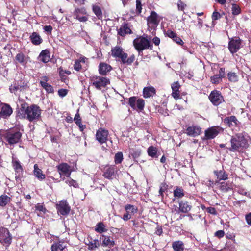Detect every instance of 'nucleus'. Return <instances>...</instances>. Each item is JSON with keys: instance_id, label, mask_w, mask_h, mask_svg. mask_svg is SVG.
<instances>
[{"instance_id": "30", "label": "nucleus", "mask_w": 251, "mask_h": 251, "mask_svg": "<svg viewBox=\"0 0 251 251\" xmlns=\"http://www.w3.org/2000/svg\"><path fill=\"white\" fill-rule=\"evenodd\" d=\"M172 247L174 251H184L185 249L184 243L180 240L173 242Z\"/></svg>"}, {"instance_id": "41", "label": "nucleus", "mask_w": 251, "mask_h": 251, "mask_svg": "<svg viewBox=\"0 0 251 251\" xmlns=\"http://www.w3.org/2000/svg\"><path fill=\"white\" fill-rule=\"evenodd\" d=\"M88 246L89 250L93 251L98 248L100 246L99 241L98 239H95L93 241H89L86 244Z\"/></svg>"}, {"instance_id": "1", "label": "nucleus", "mask_w": 251, "mask_h": 251, "mask_svg": "<svg viewBox=\"0 0 251 251\" xmlns=\"http://www.w3.org/2000/svg\"><path fill=\"white\" fill-rule=\"evenodd\" d=\"M42 110L36 104L29 105L26 102H23L17 111V117L26 119L30 122H35L41 118Z\"/></svg>"}, {"instance_id": "36", "label": "nucleus", "mask_w": 251, "mask_h": 251, "mask_svg": "<svg viewBox=\"0 0 251 251\" xmlns=\"http://www.w3.org/2000/svg\"><path fill=\"white\" fill-rule=\"evenodd\" d=\"M114 173V168L113 167H108L105 168L103 176L105 178L111 179Z\"/></svg>"}, {"instance_id": "25", "label": "nucleus", "mask_w": 251, "mask_h": 251, "mask_svg": "<svg viewBox=\"0 0 251 251\" xmlns=\"http://www.w3.org/2000/svg\"><path fill=\"white\" fill-rule=\"evenodd\" d=\"M143 96L145 98L153 97L156 93L155 89L152 86L146 87L143 89Z\"/></svg>"}, {"instance_id": "33", "label": "nucleus", "mask_w": 251, "mask_h": 251, "mask_svg": "<svg viewBox=\"0 0 251 251\" xmlns=\"http://www.w3.org/2000/svg\"><path fill=\"white\" fill-rule=\"evenodd\" d=\"M87 60V59L84 56L80 57L78 59L76 60L74 65V69L77 71H80L82 69V64L85 63Z\"/></svg>"}, {"instance_id": "37", "label": "nucleus", "mask_w": 251, "mask_h": 251, "mask_svg": "<svg viewBox=\"0 0 251 251\" xmlns=\"http://www.w3.org/2000/svg\"><path fill=\"white\" fill-rule=\"evenodd\" d=\"M11 200V198L6 195H2L0 196V206H6Z\"/></svg>"}, {"instance_id": "18", "label": "nucleus", "mask_w": 251, "mask_h": 251, "mask_svg": "<svg viewBox=\"0 0 251 251\" xmlns=\"http://www.w3.org/2000/svg\"><path fill=\"white\" fill-rule=\"evenodd\" d=\"M49 78L47 76H44L41 77L40 84L42 87L45 89L46 92L48 93H53L54 89L53 87L48 83Z\"/></svg>"}, {"instance_id": "5", "label": "nucleus", "mask_w": 251, "mask_h": 251, "mask_svg": "<svg viewBox=\"0 0 251 251\" xmlns=\"http://www.w3.org/2000/svg\"><path fill=\"white\" fill-rule=\"evenodd\" d=\"M22 134L18 128L10 129L6 131L3 135L5 141L10 146L18 143L22 137Z\"/></svg>"}, {"instance_id": "62", "label": "nucleus", "mask_w": 251, "mask_h": 251, "mask_svg": "<svg viewBox=\"0 0 251 251\" xmlns=\"http://www.w3.org/2000/svg\"><path fill=\"white\" fill-rule=\"evenodd\" d=\"M221 4L225 5L226 10H228V8L230 7L229 2L226 3V0H221Z\"/></svg>"}, {"instance_id": "9", "label": "nucleus", "mask_w": 251, "mask_h": 251, "mask_svg": "<svg viewBox=\"0 0 251 251\" xmlns=\"http://www.w3.org/2000/svg\"><path fill=\"white\" fill-rule=\"evenodd\" d=\"M128 103L133 109L140 111H142L145 106V100L142 98H138L134 96L129 99Z\"/></svg>"}, {"instance_id": "59", "label": "nucleus", "mask_w": 251, "mask_h": 251, "mask_svg": "<svg viewBox=\"0 0 251 251\" xmlns=\"http://www.w3.org/2000/svg\"><path fill=\"white\" fill-rule=\"evenodd\" d=\"M245 219L247 224L251 226V212L246 215Z\"/></svg>"}, {"instance_id": "19", "label": "nucleus", "mask_w": 251, "mask_h": 251, "mask_svg": "<svg viewBox=\"0 0 251 251\" xmlns=\"http://www.w3.org/2000/svg\"><path fill=\"white\" fill-rule=\"evenodd\" d=\"M201 132V128L197 126H189L186 129V133L192 137H196L200 134Z\"/></svg>"}, {"instance_id": "7", "label": "nucleus", "mask_w": 251, "mask_h": 251, "mask_svg": "<svg viewBox=\"0 0 251 251\" xmlns=\"http://www.w3.org/2000/svg\"><path fill=\"white\" fill-rule=\"evenodd\" d=\"M90 81L92 85L98 90L105 88L110 83V80L108 78L100 76H94L91 77Z\"/></svg>"}, {"instance_id": "60", "label": "nucleus", "mask_w": 251, "mask_h": 251, "mask_svg": "<svg viewBox=\"0 0 251 251\" xmlns=\"http://www.w3.org/2000/svg\"><path fill=\"white\" fill-rule=\"evenodd\" d=\"M178 9L179 10L183 11L185 9L186 5L182 2L179 1L177 4Z\"/></svg>"}, {"instance_id": "20", "label": "nucleus", "mask_w": 251, "mask_h": 251, "mask_svg": "<svg viewBox=\"0 0 251 251\" xmlns=\"http://www.w3.org/2000/svg\"><path fill=\"white\" fill-rule=\"evenodd\" d=\"M223 121L224 124L229 127H232L234 126H238V121L235 116L226 117Z\"/></svg>"}, {"instance_id": "17", "label": "nucleus", "mask_w": 251, "mask_h": 251, "mask_svg": "<svg viewBox=\"0 0 251 251\" xmlns=\"http://www.w3.org/2000/svg\"><path fill=\"white\" fill-rule=\"evenodd\" d=\"M172 92L171 96L175 99L177 100L180 99V91L181 85L178 81L172 83L171 85Z\"/></svg>"}, {"instance_id": "48", "label": "nucleus", "mask_w": 251, "mask_h": 251, "mask_svg": "<svg viewBox=\"0 0 251 251\" xmlns=\"http://www.w3.org/2000/svg\"><path fill=\"white\" fill-rule=\"evenodd\" d=\"M231 9L232 13L234 16L239 15L241 12L240 6L236 4H232Z\"/></svg>"}, {"instance_id": "22", "label": "nucleus", "mask_w": 251, "mask_h": 251, "mask_svg": "<svg viewBox=\"0 0 251 251\" xmlns=\"http://www.w3.org/2000/svg\"><path fill=\"white\" fill-rule=\"evenodd\" d=\"M102 240V246L111 248L115 245V242L110 236L102 235L100 238Z\"/></svg>"}, {"instance_id": "26", "label": "nucleus", "mask_w": 251, "mask_h": 251, "mask_svg": "<svg viewBox=\"0 0 251 251\" xmlns=\"http://www.w3.org/2000/svg\"><path fill=\"white\" fill-rule=\"evenodd\" d=\"M31 43L34 45H39L43 42L41 36L37 32H33L29 37Z\"/></svg>"}, {"instance_id": "61", "label": "nucleus", "mask_w": 251, "mask_h": 251, "mask_svg": "<svg viewBox=\"0 0 251 251\" xmlns=\"http://www.w3.org/2000/svg\"><path fill=\"white\" fill-rule=\"evenodd\" d=\"M131 215L130 214L126 212V213L124 214L123 217V219L124 221H127L131 218Z\"/></svg>"}, {"instance_id": "23", "label": "nucleus", "mask_w": 251, "mask_h": 251, "mask_svg": "<svg viewBox=\"0 0 251 251\" xmlns=\"http://www.w3.org/2000/svg\"><path fill=\"white\" fill-rule=\"evenodd\" d=\"M118 33L120 36H125L127 34H131L132 30L128 24L125 23L118 29Z\"/></svg>"}, {"instance_id": "55", "label": "nucleus", "mask_w": 251, "mask_h": 251, "mask_svg": "<svg viewBox=\"0 0 251 251\" xmlns=\"http://www.w3.org/2000/svg\"><path fill=\"white\" fill-rule=\"evenodd\" d=\"M220 80V75H216L211 77V81L212 83L218 84Z\"/></svg>"}, {"instance_id": "49", "label": "nucleus", "mask_w": 251, "mask_h": 251, "mask_svg": "<svg viewBox=\"0 0 251 251\" xmlns=\"http://www.w3.org/2000/svg\"><path fill=\"white\" fill-rule=\"evenodd\" d=\"M123 160V155L121 152L117 153L114 156V161L116 164H120Z\"/></svg>"}, {"instance_id": "27", "label": "nucleus", "mask_w": 251, "mask_h": 251, "mask_svg": "<svg viewBox=\"0 0 251 251\" xmlns=\"http://www.w3.org/2000/svg\"><path fill=\"white\" fill-rule=\"evenodd\" d=\"M112 69L110 65L105 63H100L99 66V72L102 75H106Z\"/></svg>"}, {"instance_id": "21", "label": "nucleus", "mask_w": 251, "mask_h": 251, "mask_svg": "<svg viewBox=\"0 0 251 251\" xmlns=\"http://www.w3.org/2000/svg\"><path fill=\"white\" fill-rule=\"evenodd\" d=\"M66 245L61 241L54 242L51 246V251H65Z\"/></svg>"}, {"instance_id": "45", "label": "nucleus", "mask_w": 251, "mask_h": 251, "mask_svg": "<svg viewBox=\"0 0 251 251\" xmlns=\"http://www.w3.org/2000/svg\"><path fill=\"white\" fill-rule=\"evenodd\" d=\"M65 183L67 184L70 186H73L74 188H77L79 187V184L76 181L72 179L70 177V176L69 177H67V178H65Z\"/></svg>"}, {"instance_id": "2", "label": "nucleus", "mask_w": 251, "mask_h": 251, "mask_svg": "<svg viewBox=\"0 0 251 251\" xmlns=\"http://www.w3.org/2000/svg\"><path fill=\"white\" fill-rule=\"evenodd\" d=\"M230 142L231 147L229 150L233 152H243L249 146L247 139L242 133L237 134L232 137Z\"/></svg>"}, {"instance_id": "56", "label": "nucleus", "mask_w": 251, "mask_h": 251, "mask_svg": "<svg viewBox=\"0 0 251 251\" xmlns=\"http://www.w3.org/2000/svg\"><path fill=\"white\" fill-rule=\"evenodd\" d=\"M173 40L178 45H182L184 44L182 40L177 34L176 35H175V38H174Z\"/></svg>"}, {"instance_id": "8", "label": "nucleus", "mask_w": 251, "mask_h": 251, "mask_svg": "<svg viewBox=\"0 0 251 251\" xmlns=\"http://www.w3.org/2000/svg\"><path fill=\"white\" fill-rule=\"evenodd\" d=\"M12 239L9 230L3 226H0V242L3 245L9 246L11 243Z\"/></svg>"}, {"instance_id": "31", "label": "nucleus", "mask_w": 251, "mask_h": 251, "mask_svg": "<svg viewBox=\"0 0 251 251\" xmlns=\"http://www.w3.org/2000/svg\"><path fill=\"white\" fill-rule=\"evenodd\" d=\"M218 134V131L214 127H211L205 130V136L206 139H213Z\"/></svg>"}, {"instance_id": "3", "label": "nucleus", "mask_w": 251, "mask_h": 251, "mask_svg": "<svg viewBox=\"0 0 251 251\" xmlns=\"http://www.w3.org/2000/svg\"><path fill=\"white\" fill-rule=\"evenodd\" d=\"M135 49L138 51L139 54L143 50L147 49H152V44L151 41V37L146 34L138 36L133 42Z\"/></svg>"}, {"instance_id": "4", "label": "nucleus", "mask_w": 251, "mask_h": 251, "mask_svg": "<svg viewBox=\"0 0 251 251\" xmlns=\"http://www.w3.org/2000/svg\"><path fill=\"white\" fill-rule=\"evenodd\" d=\"M111 55L119 59L123 64L127 65H131L135 60V56L131 55L128 57V54L125 52L123 48L116 46L111 50Z\"/></svg>"}, {"instance_id": "50", "label": "nucleus", "mask_w": 251, "mask_h": 251, "mask_svg": "<svg viewBox=\"0 0 251 251\" xmlns=\"http://www.w3.org/2000/svg\"><path fill=\"white\" fill-rule=\"evenodd\" d=\"M220 172L218 171H214L213 178L212 179V184L216 185L220 181L219 176Z\"/></svg>"}, {"instance_id": "63", "label": "nucleus", "mask_w": 251, "mask_h": 251, "mask_svg": "<svg viewBox=\"0 0 251 251\" xmlns=\"http://www.w3.org/2000/svg\"><path fill=\"white\" fill-rule=\"evenodd\" d=\"M44 29L47 32L51 33L52 30V27L50 25H46L44 27Z\"/></svg>"}, {"instance_id": "38", "label": "nucleus", "mask_w": 251, "mask_h": 251, "mask_svg": "<svg viewBox=\"0 0 251 251\" xmlns=\"http://www.w3.org/2000/svg\"><path fill=\"white\" fill-rule=\"evenodd\" d=\"M147 153L149 156L152 158H157L158 156L157 154V149L153 146H150L147 149Z\"/></svg>"}, {"instance_id": "57", "label": "nucleus", "mask_w": 251, "mask_h": 251, "mask_svg": "<svg viewBox=\"0 0 251 251\" xmlns=\"http://www.w3.org/2000/svg\"><path fill=\"white\" fill-rule=\"evenodd\" d=\"M74 120L76 124H78L82 122V119L80 116V114L78 113V111L75 114Z\"/></svg>"}, {"instance_id": "51", "label": "nucleus", "mask_w": 251, "mask_h": 251, "mask_svg": "<svg viewBox=\"0 0 251 251\" xmlns=\"http://www.w3.org/2000/svg\"><path fill=\"white\" fill-rule=\"evenodd\" d=\"M231 185L230 184H227L225 182H221V190L226 192L229 189H230Z\"/></svg>"}, {"instance_id": "14", "label": "nucleus", "mask_w": 251, "mask_h": 251, "mask_svg": "<svg viewBox=\"0 0 251 251\" xmlns=\"http://www.w3.org/2000/svg\"><path fill=\"white\" fill-rule=\"evenodd\" d=\"M13 113V109L10 105L1 103L0 105V115L4 119L8 118Z\"/></svg>"}, {"instance_id": "10", "label": "nucleus", "mask_w": 251, "mask_h": 251, "mask_svg": "<svg viewBox=\"0 0 251 251\" xmlns=\"http://www.w3.org/2000/svg\"><path fill=\"white\" fill-rule=\"evenodd\" d=\"M57 171L60 175V178L62 180H65V177H62V176H65L67 177H69L72 172L71 167L66 163H61L57 166Z\"/></svg>"}, {"instance_id": "24", "label": "nucleus", "mask_w": 251, "mask_h": 251, "mask_svg": "<svg viewBox=\"0 0 251 251\" xmlns=\"http://www.w3.org/2000/svg\"><path fill=\"white\" fill-rule=\"evenodd\" d=\"M209 100L211 102L215 105L220 104V94L217 91H213L209 96Z\"/></svg>"}, {"instance_id": "12", "label": "nucleus", "mask_w": 251, "mask_h": 251, "mask_svg": "<svg viewBox=\"0 0 251 251\" xmlns=\"http://www.w3.org/2000/svg\"><path fill=\"white\" fill-rule=\"evenodd\" d=\"M242 40L240 38L231 39L228 43V49L232 54L237 52L241 48Z\"/></svg>"}, {"instance_id": "32", "label": "nucleus", "mask_w": 251, "mask_h": 251, "mask_svg": "<svg viewBox=\"0 0 251 251\" xmlns=\"http://www.w3.org/2000/svg\"><path fill=\"white\" fill-rule=\"evenodd\" d=\"M39 58L40 61L44 63H47L50 60V53L48 50H42L39 56Z\"/></svg>"}, {"instance_id": "34", "label": "nucleus", "mask_w": 251, "mask_h": 251, "mask_svg": "<svg viewBox=\"0 0 251 251\" xmlns=\"http://www.w3.org/2000/svg\"><path fill=\"white\" fill-rule=\"evenodd\" d=\"M173 195L175 198H182L185 195V191L181 187L176 186L174 190Z\"/></svg>"}, {"instance_id": "11", "label": "nucleus", "mask_w": 251, "mask_h": 251, "mask_svg": "<svg viewBox=\"0 0 251 251\" xmlns=\"http://www.w3.org/2000/svg\"><path fill=\"white\" fill-rule=\"evenodd\" d=\"M73 15L75 19L80 22H86L88 20L86 10L84 7L76 8L73 12Z\"/></svg>"}, {"instance_id": "29", "label": "nucleus", "mask_w": 251, "mask_h": 251, "mask_svg": "<svg viewBox=\"0 0 251 251\" xmlns=\"http://www.w3.org/2000/svg\"><path fill=\"white\" fill-rule=\"evenodd\" d=\"M15 60L16 63L25 65L27 63V57L22 52H19L16 54Z\"/></svg>"}, {"instance_id": "28", "label": "nucleus", "mask_w": 251, "mask_h": 251, "mask_svg": "<svg viewBox=\"0 0 251 251\" xmlns=\"http://www.w3.org/2000/svg\"><path fill=\"white\" fill-rule=\"evenodd\" d=\"M34 175L40 181L43 180L46 178V176L43 173V171L40 169L37 164L34 165Z\"/></svg>"}, {"instance_id": "6", "label": "nucleus", "mask_w": 251, "mask_h": 251, "mask_svg": "<svg viewBox=\"0 0 251 251\" xmlns=\"http://www.w3.org/2000/svg\"><path fill=\"white\" fill-rule=\"evenodd\" d=\"M161 19V17L156 12L152 11L147 18L148 30L150 31H155Z\"/></svg>"}, {"instance_id": "13", "label": "nucleus", "mask_w": 251, "mask_h": 251, "mask_svg": "<svg viewBox=\"0 0 251 251\" xmlns=\"http://www.w3.org/2000/svg\"><path fill=\"white\" fill-rule=\"evenodd\" d=\"M108 135L109 132L107 130L102 128H100L97 131L96 138L100 144H102L107 142Z\"/></svg>"}, {"instance_id": "39", "label": "nucleus", "mask_w": 251, "mask_h": 251, "mask_svg": "<svg viewBox=\"0 0 251 251\" xmlns=\"http://www.w3.org/2000/svg\"><path fill=\"white\" fill-rule=\"evenodd\" d=\"M35 210H37L39 212L37 213V215L38 216H42V214H45L47 211L43 204L37 203L35 205Z\"/></svg>"}, {"instance_id": "47", "label": "nucleus", "mask_w": 251, "mask_h": 251, "mask_svg": "<svg viewBox=\"0 0 251 251\" xmlns=\"http://www.w3.org/2000/svg\"><path fill=\"white\" fill-rule=\"evenodd\" d=\"M168 189V185L165 183H162L160 185V189L159 191V196L161 198L164 197V193Z\"/></svg>"}, {"instance_id": "16", "label": "nucleus", "mask_w": 251, "mask_h": 251, "mask_svg": "<svg viewBox=\"0 0 251 251\" xmlns=\"http://www.w3.org/2000/svg\"><path fill=\"white\" fill-rule=\"evenodd\" d=\"M179 208L176 210L177 213H188L192 208V206L189 203L183 200H180L178 201Z\"/></svg>"}, {"instance_id": "35", "label": "nucleus", "mask_w": 251, "mask_h": 251, "mask_svg": "<svg viewBox=\"0 0 251 251\" xmlns=\"http://www.w3.org/2000/svg\"><path fill=\"white\" fill-rule=\"evenodd\" d=\"M92 10L98 19L101 20L102 19V12L101 8L99 6L96 4L93 5Z\"/></svg>"}, {"instance_id": "54", "label": "nucleus", "mask_w": 251, "mask_h": 251, "mask_svg": "<svg viewBox=\"0 0 251 251\" xmlns=\"http://www.w3.org/2000/svg\"><path fill=\"white\" fill-rule=\"evenodd\" d=\"M220 16V14L216 11H215L212 15V25H215V21L218 19V18Z\"/></svg>"}, {"instance_id": "43", "label": "nucleus", "mask_w": 251, "mask_h": 251, "mask_svg": "<svg viewBox=\"0 0 251 251\" xmlns=\"http://www.w3.org/2000/svg\"><path fill=\"white\" fill-rule=\"evenodd\" d=\"M227 77L228 80L231 82H236L238 81V75L235 72H228L227 74Z\"/></svg>"}, {"instance_id": "64", "label": "nucleus", "mask_w": 251, "mask_h": 251, "mask_svg": "<svg viewBox=\"0 0 251 251\" xmlns=\"http://www.w3.org/2000/svg\"><path fill=\"white\" fill-rule=\"evenodd\" d=\"M152 42L155 45L158 46L159 45L160 40V39L157 37H155L152 39Z\"/></svg>"}, {"instance_id": "40", "label": "nucleus", "mask_w": 251, "mask_h": 251, "mask_svg": "<svg viewBox=\"0 0 251 251\" xmlns=\"http://www.w3.org/2000/svg\"><path fill=\"white\" fill-rule=\"evenodd\" d=\"M125 209L126 211V212H128V213L130 214V215H133L135 213H136L138 211V208L137 207L131 205V204H127L125 206Z\"/></svg>"}, {"instance_id": "46", "label": "nucleus", "mask_w": 251, "mask_h": 251, "mask_svg": "<svg viewBox=\"0 0 251 251\" xmlns=\"http://www.w3.org/2000/svg\"><path fill=\"white\" fill-rule=\"evenodd\" d=\"M143 4H142V0H136V10L135 13L136 15H141L142 10Z\"/></svg>"}, {"instance_id": "53", "label": "nucleus", "mask_w": 251, "mask_h": 251, "mask_svg": "<svg viewBox=\"0 0 251 251\" xmlns=\"http://www.w3.org/2000/svg\"><path fill=\"white\" fill-rule=\"evenodd\" d=\"M164 34L166 36H167L172 39L175 38V35H176L177 34L176 33L170 29L165 31Z\"/></svg>"}, {"instance_id": "52", "label": "nucleus", "mask_w": 251, "mask_h": 251, "mask_svg": "<svg viewBox=\"0 0 251 251\" xmlns=\"http://www.w3.org/2000/svg\"><path fill=\"white\" fill-rule=\"evenodd\" d=\"M141 152V151L140 150H136L134 149H132L130 154L134 159H135L140 156Z\"/></svg>"}, {"instance_id": "58", "label": "nucleus", "mask_w": 251, "mask_h": 251, "mask_svg": "<svg viewBox=\"0 0 251 251\" xmlns=\"http://www.w3.org/2000/svg\"><path fill=\"white\" fill-rule=\"evenodd\" d=\"M58 93L59 96L63 97L67 94L68 90L65 89H61L58 90Z\"/></svg>"}, {"instance_id": "15", "label": "nucleus", "mask_w": 251, "mask_h": 251, "mask_svg": "<svg viewBox=\"0 0 251 251\" xmlns=\"http://www.w3.org/2000/svg\"><path fill=\"white\" fill-rule=\"evenodd\" d=\"M57 212L62 215H68L70 211V207L66 201H61L56 205Z\"/></svg>"}, {"instance_id": "44", "label": "nucleus", "mask_w": 251, "mask_h": 251, "mask_svg": "<svg viewBox=\"0 0 251 251\" xmlns=\"http://www.w3.org/2000/svg\"><path fill=\"white\" fill-rule=\"evenodd\" d=\"M13 166L16 172L22 173L23 169L20 162L18 160H13Z\"/></svg>"}, {"instance_id": "42", "label": "nucleus", "mask_w": 251, "mask_h": 251, "mask_svg": "<svg viewBox=\"0 0 251 251\" xmlns=\"http://www.w3.org/2000/svg\"><path fill=\"white\" fill-rule=\"evenodd\" d=\"M105 226L102 222L98 223L96 226L95 231L99 233H102L107 231Z\"/></svg>"}]
</instances>
